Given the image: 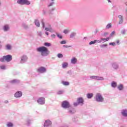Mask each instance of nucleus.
I'll use <instances>...</instances> for the list:
<instances>
[{"label": "nucleus", "instance_id": "nucleus-1", "mask_svg": "<svg viewBox=\"0 0 127 127\" xmlns=\"http://www.w3.org/2000/svg\"><path fill=\"white\" fill-rule=\"evenodd\" d=\"M61 107L64 110H67V113L70 115H74L76 113V109L66 100H64L62 102Z\"/></svg>", "mask_w": 127, "mask_h": 127}, {"label": "nucleus", "instance_id": "nucleus-2", "mask_svg": "<svg viewBox=\"0 0 127 127\" xmlns=\"http://www.w3.org/2000/svg\"><path fill=\"white\" fill-rule=\"evenodd\" d=\"M36 50L38 52H40L42 56L44 57H46L50 54V51L48 50V49L44 46L40 47L36 49Z\"/></svg>", "mask_w": 127, "mask_h": 127}, {"label": "nucleus", "instance_id": "nucleus-3", "mask_svg": "<svg viewBox=\"0 0 127 127\" xmlns=\"http://www.w3.org/2000/svg\"><path fill=\"white\" fill-rule=\"evenodd\" d=\"M12 60V56L10 55H7L6 56H3L0 59V62H10Z\"/></svg>", "mask_w": 127, "mask_h": 127}, {"label": "nucleus", "instance_id": "nucleus-4", "mask_svg": "<svg viewBox=\"0 0 127 127\" xmlns=\"http://www.w3.org/2000/svg\"><path fill=\"white\" fill-rule=\"evenodd\" d=\"M95 100L97 103H103L104 102V96L101 93H96Z\"/></svg>", "mask_w": 127, "mask_h": 127}, {"label": "nucleus", "instance_id": "nucleus-5", "mask_svg": "<svg viewBox=\"0 0 127 127\" xmlns=\"http://www.w3.org/2000/svg\"><path fill=\"white\" fill-rule=\"evenodd\" d=\"M84 98L83 97H79L77 99V102H74L73 105L74 107H78V106H83L84 105Z\"/></svg>", "mask_w": 127, "mask_h": 127}, {"label": "nucleus", "instance_id": "nucleus-6", "mask_svg": "<svg viewBox=\"0 0 127 127\" xmlns=\"http://www.w3.org/2000/svg\"><path fill=\"white\" fill-rule=\"evenodd\" d=\"M17 3L21 4L22 5H24V4L29 5L30 4V1H28V0H17Z\"/></svg>", "mask_w": 127, "mask_h": 127}, {"label": "nucleus", "instance_id": "nucleus-7", "mask_svg": "<svg viewBox=\"0 0 127 127\" xmlns=\"http://www.w3.org/2000/svg\"><path fill=\"white\" fill-rule=\"evenodd\" d=\"M90 79H93V80H98L99 81H104L105 78L99 76L92 75L90 77Z\"/></svg>", "mask_w": 127, "mask_h": 127}, {"label": "nucleus", "instance_id": "nucleus-8", "mask_svg": "<svg viewBox=\"0 0 127 127\" xmlns=\"http://www.w3.org/2000/svg\"><path fill=\"white\" fill-rule=\"evenodd\" d=\"M37 103L39 105H44L45 104V98L44 97H40L37 99Z\"/></svg>", "mask_w": 127, "mask_h": 127}, {"label": "nucleus", "instance_id": "nucleus-9", "mask_svg": "<svg viewBox=\"0 0 127 127\" xmlns=\"http://www.w3.org/2000/svg\"><path fill=\"white\" fill-rule=\"evenodd\" d=\"M37 72L38 73H41V74H43V73H46V68L44 67H39L37 70Z\"/></svg>", "mask_w": 127, "mask_h": 127}, {"label": "nucleus", "instance_id": "nucleus-10", "mask_svg": "<svg viewBox=\"0 0 127 127\" xmlns=\"http://www.w3.org/2000/svg\"><path fill=\"white\" fill-rule=\"evenodd\" d=\"M52 125V122H51V121L49 120H47L45 121V123L44 124V127H51Z\"/></svg>", "mask_w": 127, "mask_h": 127}, {"label": "nucleus", "instance_id": "nucleus-11", "mask_svg": "<svg viewBox=\"0 0 127 127\" xmlns=\"http://www.w3.org/2000/svg\"><path fill=\"white\" fill-rule=\"evenodd\" d=\"M4 49L6 51H10L12 50V46L10 44H6L4 46Z\"/></svg>", "mask_w": 127, "mask_h": 127}, {"label": "nucleus", "instance_id": "nucleus-12", "mask_svg": "<svg viewBox=\"0 0 127 127\" xmlns=\"http://www.w3.org/2000/svg\"><path fill=\"white\" fill-rule=\"evenodd\" d=\"M27 61V56L23 55L21 57V60L20 61L21 64L25 63Z\"/></svg>", "mask_w": 127, "mask_h": 127}, {"label": "nucleus", "instance_id": "nucleus-13", "mask_svg": "<svg viewBox=\"0 0 127 127\" xmlns=\"http://www.w3.org/2000/svg\"><path fill=\"white\" fill-rule=\"evenodd\" d=\"M121 114L123 117L127 118V109H122L121 111Z\"/></svg>", "mask_w": 127, "mask_h": 127}, {"label": "nucleus", "instance_id": "nucleus-14", "mask_svg": "<svg viewBox=\"0 0 127 127\" xmlns=\"http://www.w3.org/2000/svg\"><path fill=\"white\" fill-rule=\"evenodd\" d=\"M10 29L9 26L7 24L4 25L2 27V30L4 32H7Z\"/></svg>", "mask_w": 127, "mask_h": 127}, {"label": "nucleus", "instance_id": "nucleus-15", "mask_svg": "<svg viewBox=\"0 0 127 127\" xmlns=\"http://www.w3.org/2000/svg\"><path fill=\"white\" fill-rule=\"evenodd\" d=\"M22 96V92L18 91L14 94L15 98H20Z\"/></svg>", "mask_w": 127, "mask_h": 127}, {"label": "nucleus", "instance_id": "nucleus-16", "mask_svg": "<svg viewBox=\"0 0 127 127\" xmlns=\"http://www.w3.org/2000/svg\"><path fill=\"white\" fill-rule=\"evenodd\" d=\"M118 18H119V24H122L124 22V17L122 15H119Z\"/></svg>", "mask_w": 127, "mask_h": 127}, {"label": "nucleus", "instance_id": "nucleus-17", "mask_svg": "<svg viewBox=\"0 0 127 127\" xmlns=\"http://www.w3.org/2000/svg\"><path fill=\"white\" fill-rule=\"evenodd\" d=\"M112 66L113 69H114L115 70L119 69V64L117 63H112Z\"/></svg>", "mask_w": 127, "mask_h": 127}, {"label": "nucleus", "instance_id": "nucleus-18", "mask_svg": "<svg viewBox=\"0 0 127 127\" xmlns=\"http://www.w3.org/2000/svg\"><path fill=\"white\" fill-rule=\"evenodd\" d=\"M110 39H111V37H107V38H102L100 39L101 43H104V42H106V41H109Z\"/></svg>", "mask_w": 127, "mask_h": 127}, {"label": "nucleus", "instance_id": "nucleus-19", "mask_svg": "<svg viewBox=\"0 0 127 127\" xmlns=\"http://www.w3.org/2000/svg\"><path fill=\"white\" fill-rule=\"evenodd\" d=\"M78 62V60H77V58L73 57L71 60V64H76Z\"/></svg>", "mask_w": 127, "mask_h": 127}, {"label": "nucleus", "instance_id": "nucleus-20", "mask_svg": "<svg viewBox=\"0 0 127 127\" xmlns=\"http://www.w3.org/2000/svg\"><path fill=\"white\" fill-rule=\"evenodd\" d=\"M10 83H11V84H18V83H19V80L17 79H13L10 81Z\"/></svg>", "mask_w": 127, "mask_h": 127}, {"label": "nucleus", "instance_id": "nucleus-21", "mask_svg": "<svg viewBox=\"0 0 127 127\" xmlns=\"http://www.w3.org/2000/svg\"><path fill=\"white\" fill-rule=\"evenodd\" d=\"M35 24L37 27H40V23L39 22V21L38 19L35 20Z\"/></svg>", "mask_w": 127, "mask_h": 127}, {"label": "nucleus", "instance_id": "nucleus-22", "mask_svg": "<svg viewBox=\"0 0 127 127\" xmlns=\"http://www.w3.org/2000/svg\"><path fill=\"white\" fill-rule=\"evenodd\" d=\"M117 88L119 91H123V90H124V85L121 84L118 86Z\"/></svg>", "mask_w": 127, "mask_h": 127}, {"label": "nucleus", "instance_id": "nucleus-23", "mask_svg": "<svg viewBox=\"0 0 127 127\" xmlns=\"http://www.w3.org/2000/svg\"><path fill=\"white\" fill-rule=\"evenodd\" d=\"M76 34V32H72L70 34V38H74Z\"/></svg>", "mask_w": 127, "mask_h": 127}, {"label": "nucleus", "instance_id": "nucleus-24", "mask_svg": "<svg viewBox=\"0 0 127 127\" xmlns=\"http://www.w3.org/2000/svg\"><path fill=\"white\" fill-rule=\"evenodd\" d=\"M68 67V64L66 62L63 63L62 64V68L64 69L66 68V67Z\"/></svg>", "mask_w": 127, "mask_h": 127}, {"label": "nucleus", "instance_id": "nucleus-25", "mask_svg": "<svg viewBox=\"0 0 127 127\" xmlns=\"http://www.w3.org/2000/svg\"><path fill=\"white\" fill-rule=\"evenodd\" d=\"M62 84H63V85H64V86H69V85H70V83H69V82L64 81H63L62 82Z\"/></svg>", "mask_w": 127, "mask_h": 127}, {"label": "nucleus", "instance_id": "nucleus-26", "mask_svg": "<svg viewBox=\"0 0 127 127\" xmlns=\"http://www.w3.org/2000/svg\"><path fill=\"white\" fill-rule=\"evenodd\" d=\"M41 22L42 23L43 28H45V20L44 19H42Z\"/></svg>", "mask_w": 127, "mask_h": 127}, {"label": "nucleus", "instance_id": "nucleus-27", "mask_svg": "<svg viewBox=\"0 0 127 127\" xmlns=\"http://www.w3.org/2000/svg\"><path fill=\"white\" fill-rule=\"evenodd\" d=\"M22 27H23L24 29H28V25H26L25 23H22Z\"/></svg>", "mask_w": 127, "mask_h": 127}, {"label": "nucleus", "instance_id": "nucleus-28", "mask_svg": "<svg viewBox=\"0 0 127 127\" xmlns=\"http://www.w3.org/2000/svg\"><path fill=\"white\" fill-rule=\"evenodd\" d=\"M93 93H88L87 94V99H92V98H93Z\"/></svg>", "mask_w": 127, "mask_h": 127}, {"label": "nucleus", "instance_id": "nucleus-29", "mask_svg": "<svg viewBox=\"0 0 127 127\" xmlns=\"http://www.w3.org/2000/svg\"><path fill=\"white\" fill-rule=\"evenodd\" d=\"M111 86L113 88H116L117 87V83L115 81H113L111 83Z\"/></svg>", "mask_w": 127, "mask_h": 127}, {"label": "nucleus", "instance_id": "nucleus-30", "mask_svg": "<svg viewBox=\"0 0 127 127\" xmlns=\"http://www.w3.org/2000/svg\"><path fill=\"white\" fill-rule=\"evenodd\" d=\"M55 9H56V8L55 7L50 9L49 10V13H50V14H52V12L54 11V10H55Z\"/></svg>", "mask_w": 127, "mask_h": 127}, {"label": "nucleus", "instance_id": "nucleus-31", "mask_svg": "<svg viewBox=\"0 0 127 127\" xmlns=\"http://www.w3.org/2000/svg\"><path fill=\"white\" fill-rule=\"evenodd\" d=\"M106 29H110V28H112V24L111 23H109L107 24L106 26Z\"/></svg>", "mask_w": 127, "mask_h": 127}, {"label": "nucleus", "instance_id": "nucleus-32", "mask_svg": "<svg viewBox=\"0 0 127 127\" xmlns=\"http://www.w3.org/2000/svg\"><path fill=\"white\" fill-rule=\"evenodd\" d=\"M64 93V90H59L57 92V95H62Z\"/></svg>", "mask_w": 127, "mask_h": 127}, {"label": "nucleus", "instance_id": "nucleus-33", "mask_svg": "<svg viewBox=\"0 0 127 127\" xmlns=\"http://www.w3.org/2000/svg\"><path fill=\"white\" fill-rule=\"evenodd\" d=\"M55 4V2H51L49 3V4L48 5V7H49L50 6H53V5H54Z\"/></svg>", "mask_w": 127, "mask_h": 127}, {"label": "nucleus", "instance_id": "nucleus-34", "mask_svg": "<svg viewBox=\"0 0 127 127\" xmlns=\"http://www.w3.org/2000/svg\"><path fill=\"white\" fill-rule=\"evenodd\" d=\"M7 127H13V124H12V123H11L10 122H9L7 124Z\"/></svg>", "mask_w": 127, "mask_h": 127}, {"label": "nucleus", "instance_id": "nucleus-35", "mask_svg": "<svg viewBox=\"0 0 127 127\" xmlns=\"http://www.w3.org/2000/svg\"><path fill=\"white\" fill-rule=\"evenodd\" d=\"M44 45H45V46H47V47H49L51 46V44L50 43L46 42V43H44Z\"/></svg>", "mask_w": 127, "mask_h": 127}, {"label": "nucleus", "instance_id": "nucleus-36", "mask_svg": "<svg viewBox=\"0 0 127 127\" xmlns=\"http://www.w3.org/2000/svg\"><path fill=\"white\" fill-rule=\"evenodd\" d=\"M26 122H27V123H26L27 126H29L31 124V120L28 119Z\"/></svg>", "mask_w": 127, "mask_h": 127}, {"label": "nucleus", "instance_id": "nucleus-37", "mask_svg": "<svg viewBox=\"0 0 127 127\" xmlns=\"http://www.w3.org/2000/svg\"><path fill=\"white\" fill-rule=\"evenodd\" d=\"M69 32H70V30L68 29H65L64 31V34H67V33H69Z\"/></svg>", "mask_w": 127, "mask_h": 127}, {"label": "nucleus", "instance_id": "nucleus-38", "mask_svg": "<svg viewBox=\"0 0 127 127\" xmlns=\"http://www.w3.org/2000/svg\"><path fill=\"white\" fill-rule=\"evenodd\" d=\"M100 46L101 48H105V47H107L108 46V45L103 44V45H101Z\"/></svg>", "mask_w": 127, "mask_h": 127}, {"label": "nucleus", "instance_id": "nucleus-39", "mask_svg": "<svg viewBox=\"0 0 127 127\" xmlns=\"http://www.w3.org/2000/svg\"><path fill=\"white\" fill-rule=\"evenodd\" d=\"M49 31L50 32H54V29H53V28H52V27H51V25H50V30Z\"/></svg>", "mask_w": 127, "mask_h": 127}, {"label": "nucleus", "instance_id": "nucleus-40", "mask_svg": "<svg viewBox=\"0 0 127 127\" xmlns=\"http://www.w3.org/2000/svg\"><path fill=\"white\" fill-rule=\"evenodd\" d=\"M58 58H63V55L62 54H58Z\"/></svg>", "mask_w": 127, "mask_h": 127}, {"label": "nucleus", "instance_id": "nucleus-41", "mask_svg": "<svg viewBox=\"0 0 127 127\" xmlns=\"http://www.w3.org/2000/svg\"><path fill=\"white\" fill-rule=\"evenodd\" d=\"M0 68L1 70H5V65H1L0 66Z\"/></svg>", "mask_w": 127, "mask_h": 127}, {"label": "nucleus", "instance_id": "nucleus-42", "mask_svg": "<svg viewBox=\"0 0 127 127\" xmlns=\"http://www.w3.org/2000/svg\"><path fill=\"white\" fill-rule=\"evenodd\" d=\"M95 43H102L101 39L100 40H95Z\"/></svg>", "mask_w": 127, "mask_h": 127}, {"label": "nucleus", "instance_id": "nucleus-43", "mask_svg": "<svg viewBox=\"0 0 127 127\" xmlns=\"http://www.w3.org/2000/svg\"><path fill=\"white\" fill-rule=\"evenodd\" d=\"M57 35L58 37L59 38H60V39H62V38H63V37L62 36V35H61L59 34H57Z\"/></svg>", "mask_w": 127, "mask_h": 127}, {"label": "nucleus", "instance_id": "nucleus-44", "mask_svg": "<svg viewBox=\"0 0 127 127\" xmlns=\"http://www.w3.org/2000/svg\"><path fill=\"white\" fill-rule=\"evenodd\" d=\"M63 47L64 48H69L70 47H72V46L63 45Z\"/></svg>", "mask_w": 127, "mask_h": 127}, {"label": "nucleus", "instance_id": "nucleus-45", "mask_svg": "<svg viewBox=\"0 0 127 127\" xmlns=\"http://www.w3.org/2000/svg\"><path fill=\"white\" fill-rule=\"evenodd\" d=\"M38 35L39 36H42V31H38L37 32Z\"/></svg>", "mask_w": 127, "mask_h": 127}, {"label": "nucleus", "instance_id": "nucleus-46", "mask_svg": "<svg viewBox=\"0 0 127 127\" xmlns=\"http://www.w3.org/2000/svg\"><path fill=\"white\" fill-rule=\"evenodd\" d=\"M121 34H123L124 35H125V34H126V30L123 29L121 31Z\"/></svg>", "mask_w": 127, "mask_h": 127}, {"label": "nucleus", "instance_id": "nucleus-47", "mask_svg": "<svg viewBox=\"0 0 127 127\" xmlns=\"http://www.w3.org/2000/svg\"><path fill=\"white\" fill-rule=\"evenodd\" d=\"M96 43L95 42V40L93 41H91L89 43V45H92V44H95Z\"/></svg>", "mask_w": 127, "mask_h": 127}, {"label": "nucleus", "instance_id": "nucleus-48", "mask_svg": "<svg viewBox=\"0 0 127 127\" xmlns=\"http://www.w3.org/2000/svg\"><path fill=\"white\" fill-rule=\"evenodd\" d=\"M109 45H112V46H116V43L115 42L110 43Z\"/></svg>", "mask_w": 127, "mask_h": 127}, {"label": "nucleus", "instance_id": "nucleus-49", "mask_svg": "<svg viewBox=\"0 0 127 127\" xmlns=\"http://www.w3.org/2000/svg\"><path fill=\"white\" fill-rule=\"evenodd\" d=\"M50 28V25H49L48 27H46L45 28V30H46V31H49Z\"/></svg>", "mask_w": 127, "mask_h": 127}, {"label": "nucleus", "instance_id": "nucleus-50", "mask_svg": "<svg viewBox=\"0 0 127 127\" xmlns=\"http://www.w3.org/2000/svg\"><path fill=\"white\" fill-rule=\"evenodd\" d=\"M66 41L65 40H64L61 42V44H66Z\"/></svg>", "mask_w": 127, "mask_h": 127}, {"label": "nucleus", "instance_id": "nucleus-51", "mask_svg": "<svg viewBox=\"0 0 127 127\" xmlns=\"http://www.w3.org/2000/svg\"><path fill=\"white\" fill-rule=\"evenodd\" d=\"M108 34H109V33L105 32V33H103V36H107V35H108Z\"/></svg>", "mask_w": 127, "mask_h": 127}, {"label": "nucleus", "instance_id": "nucleus-52", "mask_svg": "<svg viewBox=\"0 0 127 127\" xmlns=\"http://www.w3.org/2000/svg\"><path fill=\"white\" fill-rule=\"evenodd\" d=\"M115 33H116V32H115V31H113V32H112V33L110 34V36H113V35H114L115 34Z\"/></svg>", "mask_w": 127, "mask_h": 127}, {"label": "nucleus", "instance_id": "nucleus-53", "mask_svg": "<svg viewBox=\"0 0 127 127\" xmlns=\"http://www.w3.org/2000/svg\"><path fill=\"white\" fill-rule=\"evenodd\" d=\"M51 37L52 38H55V37H56V35H55V34L51 35Z\"/></svg>", "mask_w": 127, "mask_h": 127}, {"label": "nucleus", "instance_id": "nucleus-54", "mask_svg": "<svg viewBox=\"0 0 127 127\" xmlns=\"http://www.w3.org/2000/svg\"><path fill=\"white\" fill-rule=\"evenodd\" d=\"M1 43V42L0 41V44ZM2 49V45L0 44V50H1Z\"/></svg>", "mask_w": 127, "mask_h": 127}, {"label": "nucleus", "instance_id": "nucleus-55", "mask_svg": "<svg viewBox=\"0 0 127 127\" xmlns=\"http://www.w3.org/2000/svg\"><path fill=\"white\" fill-rule=\"evenodd\" d=\"M46 13V11H45V10H43V14H45Z\"/></svg>", "mask_w": 127, "mask_h": 127}, {"label": "nucleus", "instance_id": "nucleus-56", "mask_svg": "<svg viewBox=\"0 0 127 127\" xmlns=\"http://www.w3.org/2000/svg\"><path fill=\"white\" fill-rule=\"evenodd\" d=\"M83 40H87V37H85L83 38Z\"/></svg>", "mask_w": 127, "mask_h": 127}, {"label": "nucleus", "instance_id": "nucleus-57", "mask_svg": "<svg viewBox=\"0 0 127 127\" xmlns=\"http://www.w3.org/2000/svg\"><path fill=\"white\" fill-rule=\"evenodd\" d=\"M45 34H46V35H49V34L48 32H45Z\"/></svg>", "mask_w": 127, "mask_h": 127}, {"label": "nucleus", "instance_id": "nucleus-58", "mask_svg": "<svg viewBox=\"0 0 127 127\" xmlns=\"http://www.w3.org/2000/svg\"><path fill=\"white\" fill-rule=\"evenodd\" d=\"M117 44H119V43H120V41H119V40H118V41H117Z\"/></svg>", "mask_w": 127, "mask_h": 127}, {"label": "nucleus", "instance_id": "nucleus-59", "mask_svg": "<svg viewBox=\"0 0 127 127\" xmlns=\"http://www.w3.org/2000/svg\"><path fill=\"white\" fill-rule=\"evenodd\" d=\"M52 59H53V60H54V59H55V57H52Z\"/></svg>", "mask_w": 127, "mask_h": 127}, {"label": "nucleus", "instance_id": "nucleus-60", "mask_svg": "<svg viewBox=\"0 0 127 127\" xmlns=\"http://www.w3.org/2000/svg\"><path fill=\"white\" fill-rule=\"evenodd\" d=\"M108 2H111V0H108Z\"/></svg>", "mask_w": 127, "mask_h": 127}, {"label": "nucleus", "instance_id": "nucleus-61", "mask_svg": "<svg viewBox=\"0 0 127 127\" xmlns=\"http://www.w3.org/2000/svg\"><path fill=\"white\" fill-rule=\"evenodd\" d=\"M5 103H8V101L6 100V101H5Z\"/></svg>", "mask_w": 127, "mask_h": 127}, {"label": "nucleus", "instance_id": "nucleus-62", "mask_svg": "<svg viewBox=\"0 0 127 127\" xmlns=\"http://www.w3.org/2000/svg\"><path fill=\"white\" fill-rule=\"evenodd\" d=\"M125 4H126V5L127 6V2H125Z\"/></svg>", "mask_w": 127, "mask_h": 127}, {"label": "nucleus", "instance_id": "nucleus-63", "mask_svg": "<svg viewBox=\"0 0 127 127\" xmlns=\"http://www.w3.org/2000/svg\"><path fill=\"white\" fill-rule=\"evenodd\" d=\"M126 12L127 13V8H126Z\"/></svg>", "mask_w": 127, "mask_h": 127}, {"label": "nucleus", "instance_id": "nucleus-64", "mask_svg": "<svg viewBox=\"0 0 127 127\" xmlns=\"http://www.w3.org/2000/svg\"><path fill=\"white\" fill-rule=\"evenodd\" d=\"M52 2L54 1V0H51Z\"/></svg>", "mask_w": 127, "mask_h": 127}]
</instances>
